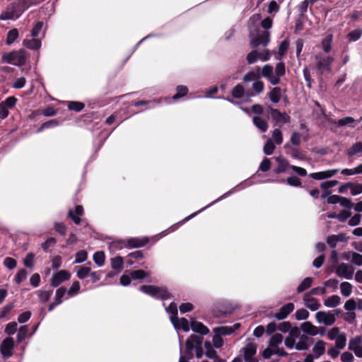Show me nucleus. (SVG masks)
I'll return each instance as SVG.
<instances>
[{
  "label": "nucleus",
  "instance_id": "obj_55",
  "mask_svg": "<svg viewBox=\"0 0 362 362\" xmlns=\"http://www.w3.org/2000/svg\"><path fill=\"white\" fill-rule=\"evenodd\" d=\"M28 273L25 269H20L15 276V281L17 284H21L27 277Z\"/></svg>",
  "mask_w": 362,
  "mask_h": 362
},
{
  "label": "nucleus",
  "instance_id": "obj_63",
  "mask_svg": "<svg viewBox=\"0 0 362 362\" xmlns=\"http://www.w3.org/2000/svg\"><path fill=\"white\" fill-rule=\"evenodd\" d=\"M351 261L352 263L356 265H362V255L358 254L357 252H353Z\"/></svg>",
  "mask_w": 362,
  "mask_h": 362
},
{
  "label": "nucleus",
  "instance_id": "obj_18",
  "mask_svg": "<svg viewBox=\"0 0 362 362\" xmlns=\"http://www.w3.org/2000/svg\"><path fill=\"white\" fill-rule=\"evenodd\" d=\"M349 349L354 351L357 357L362 358V346L360 339H351L349 342Z\"/></svg>",
  "mask_w": 362,
  "mask_h": 362
},
{
  "label": "nucleus",
  "instance_id": "obj_39",
  "mask_svg": "<svg viewBox=\"0 0 362 362\" xmlns=\"http://www.w3.org/2000/svg\"><path fill=\"white\" fill-rule=\"evenodd\" d=\"M275 144L272 139H268L263 147V151L266 155H272L275 150Z\"/></svg>",
  "mask_w": 362,
  "mask_h": 362
},
{
  "label": "nucleus",
  "instance_id": "obj_58",
  "mask_svg": "<svg viewBox=\"0 0 362 362\" xmlns=\"http://www.w3.org/2000/svg\"><path fill=\"white\" fill-rule=\"evenodd\" d=\"M4 265L8 269H13L17 265V262L13 258L6 257L4 260Z\"/></svg>",
  "mask_w": 362,
  "mask_h": 362
},
{
  "label": "nucleus",
  "instance_id": "obj_11",
  "mask_svg": "<svg viewBox=\"0 0 362 362\" xmlns=\"http://www.w3.org/2000/svg\"><path fill=\"white\" fill-rule=\"evenodd\" d=\"M269 42V33L268 31L264 32L262 34L259 35L255 38L251 40V46L256 48L260 45L266 46Z\"/></svg>",
  "mask_w": 362,
  "mask_h": 362
},
{
  "label": "nucleus",
  "instance_id": "obj_43",
  "mask_svg": "<svg viewBox=\"0 0 362 362\" xmlns=\"http://www.w3.org/2000/svg\"><path fill=\"white\" fill-rule=\"evenodd\" d=\"M105 256L103 252H96L93 255V260L99 267H102L105 264Z\"/></svg>",
  "mask_w": 362,
  "mask_h": 362
},
{
  "label": "nucleus",
  "instance_id": "obj_42",
  "mask_svg": "<svg viewBox=\"0 0 362 362\" xmlns=\"http://www.w3.org/2000/svg\"><path fill=\"white\" fill-rule=\"evenodd\" d=\"M332 40V35H329L322 41V47L325 52H329L331 50Z\"/></svg>",
  "mask_w": 362,
  "mask_h": 362
},
{
  "label": "nucleus",
  "instance_id": "obj_24",
  "mask_svg": "<svg viewBox=\"0 0 362 362\" xmlns=\"http://www.w3.org/2000/svg\"><path fill=\"white\" fill-rule=\"evenodd\" d=\"M252 122L254 125L259 129L261 132H265L268 129V123L263 118L255 116L252 118Z\"/></svg>",
  "mask_w": 362,
  "mask_h": 362
},
{
  "label": "nucleus",
  "instance_id": "obj_45",
  "mask_svg": "<svg viewBox=\"0 0 362 362\" xmlns=\"http://www.w3.org/2000/svg\"><path fill=\"white\" fill-rule=\"evenodd\" d=\"M130 276L131 278L134 280L143 279L148 276V273L144 272V270L139 269L132 272Z\"/></svg>",
  "mask_w": 362,
  "mask_h": 362
},
{
  "label": "nucleus",
  "instance_id": "obj_19",
  "mask_svg": "<svg viewBox=\"0 0 362 362\" xmlns=\"http://www.w3.org/2000/svg\"><path fill=\"white\" fill-rule=\"evenodd\" d=\"M338 171L339 170L337 169H332L319 173H313L310 174V177L315 180H323L332 177L337 173Z\"/></svg>",
  "mask_w": 362,
  "mask_h": 362
},
{
  "label": "nucleus",
  "instance_id": "obj_35",
  "mask_svg": "<svg viewBox=\"0 0 362 362\" xmlns=\"http://www.w3.org/2000/svg\"><path fill=\"white\" fill-rule=\"evenodd\" d=\"M341 293L344 297H349L352 292V286L347 281L342 282L340 284Z\"/></svg>",
  "mask_w": 362,
  "mask_h": 362
},
{
  "label": "nucleus",
  "instance_id": "obj_60",
  "mask_svg": "<svg viewBox=\"0 0 362 362\" xmlns=\"http://www.w3.org/2000/svg\"><path fill=\"white\" fill-rule=\"evenodd\" d=\"M258 59V52L256 50L250 52L247 56V61L250 64L256 62Z\"/></svg>",
  "mask_w": 362,
  "mask_h": 362
},
{
  "label": "nucleus",
  "instance_id": "obj_62",
  "mask_svg": "<svg viewBox=\"0 0 362 362\" xmlns=\"http://www.w3.org/2000/svg\"><path fill=\"white\" fill-rule=\"evenodd\" d=\"M34 258L35 255L33 253H28L23 260L24 265L27 267H32L33 266Z\"/></svg>",
  "mask_w": 362,
  "mask_h": 362
},
{
  "label": "nucleus",
  "instance_id": "obj_22",
  "mask_svg": "<svg viewBox=\"0 0 362 362\" xmlns=\"http://www.w3.org/2000/svg\"><path fill=\"white\" fill-rule=\"evenodd\" d=\"M301 329L306 334L311 336H315L319 332V329L313 325L310 322H305L300 326Z\"/></svg>",
  "mask_w": 362,
  "mask_h": 362
},
{
  "label": "nucleus",
  "instance_id": "obj_50",
  "mask_svg": "<svg viewBox=\"0 0 362 362\" xmlns=\"http://www.w3.org/2000/svg\"><path fill=\"white\" fill-rule=\"evenodd\" d=\"M66 292V289L64 287H61L56 291L55 299H54V301L56 302V303H58L59 305L62 303V298H63V296H64Z\"/></svg>",
  "mask_w": 362,
  "mask_h": 362
},
{
  "label": "nucleus",
  "instance_id": "obj_25",
  "mask_svg": "<svg viewBox=\"0 0 362 362\" xmlns=\"http://www.w3.org/2000/svg\"><path fill=\"white\" fill-rule=\"evenodd\" d=\"M260 67L257 66L255 71L247 72L246 74H245L243 81L245 82L258 81L257 79L260 77Z\"/></svg>",
  "mask_w": 362,
  "mask_h": 362
},
{
  "label": "nucleus",
  "instance_id": "obj_32",
  "mask_svg": "<svg viewBox=\"0 0 362 362\" xmlns=\"http://www.w3.org/2000/svg\"><path fill=\"white\" fill-rule=\"evenodd\" d=\"M361 152H362V142L359 141L353 144L347 150L346 153L349 156L351 157Z\"/></svg>",
  "mask_w": 362,
  "mask_h": 362
},
{
  "label": "nucleus",
  "instance_id": "obj_6",
  "mask_svg": "<svg viewBox=\"0 0 362 362\" xmlns=\"http://www.w3.org/2000/svg\"><path fill=\"white\" fill-rule=\"evenodd\" d=\"M315 60L317 68L322 72L324 70L330 71V64L334 59L329 56L322 57L321 54H317L315 56Z\"/></svg>",
  "mask_w": 362,
  "mask_h": 362
},
{
  "label": "nucleus",
  "instance_id": "obj_54",
  "mask_svg": "<svg viewBox=\"0 0 362 362\" xmlns=\"http://www.w3.org/2000/svg\"><path fill=\"white\" fill-rule=\"evenodd\" d=\"M28 332V327L26 325L21 326L19 329L17 334L18 337V341L21 342L22 340H23L27 335V333Z\"/></svg>",
  "mask_w": 362,
  "mask_h": 362
},
{
  "label": "nucleus",
  "instance_id": "obj_31",
  "mask_svg": "<svg viewBox=\"0 0 362 362\" xmlns=\"http://www.w3.org/2000/svg\"><path fill=\"white\" fill-rule=\"evenodd\" d=\"M23 45L31 49H37L41 46V42L38 39L24 40Z\"/></svg>",
  "mask_w": 362,
  "mask_h": 362
},
{
  "label": "nucleus",
  "instance_id": "obj_7",
  "mask_svg": "<svg viewBox=\"0 0 362 362\" xmlns=\"http://www.w3.org/2000/svg\"><path fill=\"white\" fill-rule=\"evenodd\" d=\"M354 272V267L346 263L340 264L336 269V273L339 277L347 279H351L352 278Z\"/></svg>",
  "mask_w": 362,
  "mask_h": 362
},
{
  "label": "nucleus",
  "instance_id": "obj_56",
  "mask_svg": "<svg viewBox=\"0 0 362 362\" xmlns=\"http://www.w3.org/2000/svg\"><path fill=\"white\" fill-rule=\"evenodd\" d=\"M356 308V301L353 298L348 300L344 304V309L348 312H354Z\"/></svg>",
  "mask_w": 362,
  "mask_h": 362
},
{
  "label": "nucleus",
  "instance_id": "obj_23",
  "mask_svg": "<svg viewBox=\"0 0 362 362\" xmlns=\"http://www.w3.org/2000/svg\"><path fill=\"white\" fill-rule=\"evenodd\" d=\"M83 213V208L81 205H78L76 207L75 211L74 212L72 210L69 211V216L73 220V221L78 225L81 223L80 216H82Z\"/></svg>",
  "mask_w": 362,
  "mask_h": 362
},
{
  "label": "nucleus",
  "instance_id": "obj_37",
  "mask_svg": "<svg viewBox=\"0 0 362 362\" xmlns=\"http://www.w3.org/2000/svg\"><path fill=\"white\" fill-rule=\"evenodd\" d=\"M90 268L88 267H79L76 271V276L78 279H83L90 274Z\"/></svg>",
  "mask_w": 362,
  "mask_h": 362
},
{
  "label": "nucleus",
  "instance_id": "obj_57",
  "mask_svg": "<svg viewBox=\"0 0 362 362\" xmlns=\"http://www.w3.org/2000/svg\"><path fill=\"white\" fill-rule=\"evenodd\" d=\"M80 287V284L78 281H74L71 286L67 291L68 295L70 296H74L79 291Z\"/></svg>",
  "mask_w": 362,
  "mask_h": 362
},
{
  "label": "nucleus",
  "instance_id": "obj_26",
  "mask_svg": "<svg viewBox=\"0 0 362 362\" xmlns=\"http://www.w3.org/2000/svg\"><path fill=\"white\" fill-rule=\"evenodd\" d=\"M148 240L146 238L139 239V238H130L127 240V246L129 247H140L144 246Z\"/></svg>",
  "mask_w": 362,
  "mask_h": 362
},
{
  "label": "nucleus",
  "instance_id": "obj_29",
  "mask_svg": "<svg viewBox=\"0 0 362 362\" xmlns=\"http://www.w3.org/2000/svg\"><path fill=\"white\" fill-rule=\"evenodd\" d=\"M270 139H272L276 145H281L284 141L283 134L281 129L279 128L274 129L272 132V138Z\"/></svg>",
  "mask_w": 362,
  "mask_h": 362
},
{
  "label": "nucleus",
  "instance_id": "obj_34",
  "mask_svg": "<svg viewBox=\"0 0 362 362\" xmlns=\"http://www.w3.org/2000/svg\"><path fill=\"white\" fill-rule=\"evenodd\" d=\"M214 332L220 336L230 334L234 332V329L228 326L218 327L213 329Z\"/></svg>",
  "mask_w": 362,
  "mask_h": 362
},
{
  "label": "nucleus",
  "instance_id": "obj_28",
  "mask_svg": "<svg viewBox=\"0 0 362 362\" xmlns=\"http://www.w3.org/2000/svg\"><path fill=\"white\" fill-rule=\"evenodd\" d=\"M341 303V298L337 295H333L324 301V305L327 308H335Z\"/></svg>",
  "mask_w": 362,
  "mask_h": 362
},
{
  "label": "nucleus",
  "instance_id": "obj_47",
  "mask_svg": "<svg viewBox=\"0 0 362 362\" xmlns=\"http://www.w3.org/2000/svg\"><path fill=\"white\" fill-rule=\"evenodd\" d=\"M188 92V88L185 86H179L177 87V93L173 96V100H177L180 98L185 95H187Z\"/></svg>",
  "mask_w": 362,
  "mask_h": 362
},
{
  "label": "nucleus",
  "instance_id": "obj_59",
  "mask_svg": "<svg viewBox=\"0 0 362 362\" xmlns=\"http://www.w3.org/2000/svg\"><path fill=\"white\" fill-rule=\"evenodd\" d=\"M17 326L18 325L16 322H12L7 324L5 328V332L8 335L13 334L17 330Z\"/></svg>",
  "mask_w": 362,
  "mask_h": 362
},
{
  "label": "nucleus",
  "instance_id": "obj_48",
  "mask_svg": "<svg viewBox=\"0 0 362 362\" xmlns=\"http://www.w3.org/2000/svg\"><path fill=\"white\" fill-rule=\"evenodd\" d=\"M52 294V291H39L38 297L42 303H46L49 300Z\"/></svg>",
  "mask_w": 362,
  "mask_h": 362
},
{
  "label": "nucleus",
  "instance_id": "obj_15",
  "mask_svg": "<svg viewBox=\"0 0 362 362\" xmlns=\"http://www.w3.org/2000/svg\"><path fill=\"white\" fill-rule=\"evenodd\" d=\"M313 342V339L306 334H302L296 344V349L298 351L308 350Z\"/></svg>",
  "mask_w": 362,
  "mask_h": 362
},
{
  "label": "nucleus",
  "instance_id": "obj_51",
  "mask_svg": "<svg viewBox=\"0 0 362 362\" xmlns=\"http://www.w3.org/2000/svg\"><path fill=\"white\" fill-rule=\"evenodd\" d=\"M296 318L298 320H306L309 316V313L305 309H299L295 313Z\"/></svg>",
  "mask_w": 362,
  "mask_h": 362
},
{
  "label": "nucleus",
  "instance_id": "obj_33",
  "mask_svg": "<svg viewBox=\"0 0 362 362\" xmlns=\"http://www.w3.org/2000/svg\"><path fill=\"white\" fill-rule=\"evenodd\" d=\"M276 161L278 162V167L276 170V172L277 173H281L286 170L288 168H291V165H289L288 162L281 158H277Z\"/></svg>",
  "mask_w": 362,
  "mask_h": 362
},
{
  "label": "nucleus",
  "instance_id": "obj_9",
  "mask_svg": "<svg viewBox=\"0 0 362 362\" xmlns=\"http://www.w3.org/2000/svg\"><path fill=\"white\" fill-rule=\"evenodd\" d=\"M70 277V272L66 270H60L53 276L51 280V285L53 287H57L62 282L69 280Z\"/></svg>",
  "mask_w": 362,
  "mask_h": 362
},
{
  "label": "nucleus",
  "instance_id": "obj_3",
  "mask_svg": "<svg viewBox=\"0 0 362 362\" xmlns=\"http://www.w3.org/2000/svg\"><path fill=\"white\" fill-rule=\"evenodd\" d=\"M267 109L276 124L281 126L283 124L290 122L291 117L286 112H281L279 110L274 109L271 106H268Z\"/></svg>",
  "mask_w": 362,
  "mask_h": 362
},
{
  "label": "nucleus",
  "instance_id": "obj_53",
  "mask_svg": "<svg viewBox=\"0 0 362 362\" xmlns=\"http://www.w3.org/2000/svg\"><path fill=\"white\" fill-rule=\"evenodd\" d=\"M285 65L282 62H279L275 67V76L280 78L281 76L285 74Z\"/></svg>",
  "mask_w": 362,
  "mask_h": 362
},
{
  "label": "nucleus",
  "instance_id": "obj_12",
  "mask_svg": "<svg viewBox=\"0 0 362 362\" xmlns=\"http://www.w3.org/2000/svg\"><path fill=\"white\" fill-rule=\"evenodd\" d=\"M14 346V341L11 337L6 338L1 345V354L6 357L11 356V350Z\"/></svg>",
  "mask_w": 362,
  "mask_h": 362
},
{
  "label": "nucleus",
  "instance_id": "obj_16",
  "mask_svg": "<svg viewBox=\"0 0 362 362\" xmlns=\"http://www.w3.org/2000/svg\"><path fill=\"white\" fill-rule=\"evenodd\" d=\"M202 337L197 335H191L186 341L185 346L188 351H191L193 349L197 347V346L202 345Z\"/></svg>",
  "mask_w": 362,
  "mask_h": 362
},
{
  "label": "nucleus",
  "instance_id": "obj_41",
  "mask_svg": "<svg viewBox=\"0 0 362 362\" xmlns=\"http://www.w3.org/2000/svg\"><path fill=\"white\" fill-rule=\"evenodd\" d=\"M18 37V30L16 28H13L8 31L6 37V43L11 45Z\"/></svg>",
  "mask_w": 362,
  "mask_h": 362
},
{
  "label": "nucleus",
  "instance_id": "obj_5",
  "mask_svg": "<svg viewBox=\"0 0 362 362\" xmlns=\"http://www.w3.org/2000/svg\"><path fill=\"white\" fill-rule=\"evenodd\" d=\"M260 76L267 78L272 85L279 84L280 78L274 74V68L269 64L264 65L260 72Z\"/></svg>",
  "mask_w": 362,
  "mask_h": 362
},
{
  "label": "nucleus",
  "instance_id": "obj_52",
  "mask_svg": "<svg viewBox=\"0 0 362 362\" xmlns=\"http://www.w3.org/2000/svg\"><path fill=\"white\" fill-rule=\"evenodd\" d=\"M88 254L85 250H80L76 254L75 263H82L87 259Z\"/></svg>",
  "mask_w": 362,
  "mask_h": 362
},
{
  "label": "nucleus",
  "instance_id": "obj_46",
  "mask_svg": "<svg viewBox=\"0 0 362 362\" xmlns=\"http://www.w3.org/2000/svg\"><path fill=\"white\" fill-rule=\"evenodd\" d=\"M111 266L115 269L122 270L123 268V259L121 257H116L111 259Z\"/></svg>",
  "mask_w": 362,
  "mask_h": 362
},
{
  "label": "nucleus",
  "instance_id": "obj_10",
  "mask_svg": "<svg viewBox=\"0 0 362 362\" xmlns=\"http://www.w3.org/2000/svg\"><path fill=\"white\" fill-rule=\"evenodd\" d=\"M294 305L293 303H288L283 305L275 314L274 317L278 320H281L287 317V316L293 311Z\"/></svg>",
  "mask_w": 362,
  "mask_h": 362
},
{
  "label": "nucleus",
  "instance_id": "obj_61",
  "mask_svg": "<svg viewBox=\"0 0 362 362\" xmlns=\"http://www.w3.org/2000/svg\"><path fill=\"white\" fill-rule=\"evenodd\" d=\"M286 182L293 187H300L301 186V182L300 180L296 177V176H291L286 179Z\"/></svg>",
  "mask_w": 362,
  "mask_h": 362
},
{
  "label": "nucleus",
  "instance_id": "obj_21",
  "mask_svg": "<svg viewBox=\"0 0 362 362\" xmlns=\"http://www.w3.org/2000/svg\"><path fill=\"white\" fill-rule=\"evenodd\" d=\"M245 361L253 358L257 351V345L255 343H248L243 349Z\"/></svg>",
  "mask_w": 362,
  "mask_h": 362
},
{
  "label": "nucleus",
  "instance_id": "obj_30",
  "mask_svg": "<svg viewBox=\"0 0 362 362\" xmlns=\"http://www.w3.org/2000/svg\"><path fill=\"white\" fill-rule=\"evenodd\" d=\"M281 96V90L279 87H275L272 89L269 93V98L274 103H277L280 101Z\"/></svg>",
  "mask_w": 362,
  "mask_h": 362
},
{
  "label": "nucleus",
  "instance_id": "obj_13",
  "mask_svg": "<svg viewBox=\"0 0 362 362\" xmlns=\"http://www.w3.org/2000/svg\"><path fill=\"white\" fill-rule=\"evenodd\" d=\"M170 320L176 329H182L185 332L189 330V322L186 318L179 319L177 316H170Z\"/></svg>",
  "mask_w": 362,
  "mask_h": 362
},
{
  "label": "nucleus",
  "instance_id": "obj_17",
  "mask_svg": "<svg viewBox=\"0 0 362 362\" xmlns=\"http://www.w3.org/2000/svg\"><path fill=\"white\" fill-rule=\"evenodd\" d=\"M304 305L313 311H315L319 309L320 304L314 298L311 297L309 293H305L303 296Z\"/></svg>",
  "mask_w": 362,
  "mask_h": 362
},
{
  "label": "nucleus",
  "instance_id": "obj_4",
  "mask_svg": "<svg viewBox=\"0 0 362 362\" xmlns=\"http://www.w3.org/2000/svg\"><path fill=\"white\" fill-rule=\"evenodd\" d=\"M23 12L19 11L16 4H10L0 15V20L6 21L18 18Z\"/></svg>",
  "mask_w": 362,
  "mask_h": 362
},
{
  "label": "nucleus",
  "instance_id": "obj_40",
  "mask_svg": "<svg viewBox=\"0 0 362 362\" xmlns=\"http://www.w3.org/2000/svg\"><path fill=\"white\" fill-rule=\"evenodd\" d=\"M346 336L342 333L335 339V346L339 349H343L346 346Z\"/></svg>",
  "mask_w": 362,
  "mask_h": 362
},
{
  "label": "nucleus",
  "instance_id": "obj_49",
  "mask_svg": "<svg viewBox=\"0 0 362 362\" xmlns=\"http://www.w3.org/2000/svg\"><path fill=\"white\" fill-rule=\"evenodd\" d=\"M342 333L338 327H334L328 331L327 337L331 340H335Z\"/></svg>",
  "mask_w": 362,
  "mask_h": 362
},
{
  "label": "nucleus",
  "instance_id": "obj_1",
  "mask_svg": "<svg viewBox=\"0 0 362 362\" xmlns=\"http://www.w3.org/2000/svg\"><path fill=\"white\" fill-rule=\"evenodd\" d=\"M26 59L27 54L24 49L4 53L2 55L3 62L11 64L15 66L24 64L26 62Z\"/></svg>",
  "mask_w": 362,
  "mask_h": 362
},
{
  "label": "nucleus",
  "instance_id": "obj_2",
  "mask_svg": "<svg viewBox=\"0 0 362 362\" xmlns=\"http://www.w3.org/2000/svg\"><path fill=\"white\" fill-rule=\"evenodd\" d=\"M140 291L151 296H156L163 299H168L170 297V293L165 288L155 286L144 285L140 287Z\"/></svg>",
  "mask_w": 362,
  "mask_h": 362
},
{
  "label": "nucleus",
  "instance_id": "obj_44",
  "mask_svg": "<svg viewBox=\"0 0 362 362\" xmlns=\"http://www.w3.org/2000/svg\"><path fill=\"white\" fill-rule=\"evenodd\" d=\"M283 335L277 333L274 334L269 340V346H276L283 341Z\"/></svg>",
  "mask_w": 362,
  "mask_h": 362
},
{
  "label": "nucleus",
  "instance_id": "obj_36",
  "mask_svg": "<svg viewBox=\"0 0 362 362\" xmlns=\"http://www.w3.org/2000/svg\"><path fill=\"white\" fill-rule=\"evenodd\" d=\"M313 278L306 277L297 287V292L301 293L311 286Z\"/></svg>",
  "mask_w": 362,
  "mask_h": 362
},
{
  "label": "nucleus",
  "instance_id": "obj_38",
  "mask_svg": "<svg viewBox=\"0 0 362 362\" xmlns=\"http://www.w3.org/2000/svg\"><path fill=\"white\" fill-rule=\"evenodd\" d=\"M232 95L235 98H241L245 93V89L240 84L236 85L232 90Z\"/></svg>",
  "mask_w": 362,
  "mask_h": 362
},
{
  "label": "nucleus",
  "instance_id": "obj_64",
  "mask_svg": "<svg viewBox=\"0 0 362 362\" xmlns=\"http://www.w3.org/2000/svg\"><path fill=\"white\" fill-rule=\"evenodd\" d=\"M354 357L351 352L345 351L341 355V361L342 362H353Z\"/></svg>",
  "mask_w": 362,
  "mask_h": 362
},
{
  "label": "nucleus",
  "instance_id": "obj_27",
  "mask_svg": "<svg viewBox=\"0 0 362 362\" xmlns=\"http://www.w3.org/2000/svg\"><path fill=\"white\" fill-rule=\"evenodd\" d=\"M325 345L326 343L322 340H318L316 341L313 348V352L316 356V357H320L325 353Z\"/></svg>",
  "mask_w": 362,
  "mask_h": 362
},
{
  "label": "nucleus",
  "instance_id": "obj_14",
  "mask_svg": "<svg viewBox=\"0 0 362 362\" xmlns=\"http://www.w3.org/2000/svg\"><path fill=\"white\" fill-rule=\"evenodd\" d=\"M191 329L200 334L206 335L209 332V329L203 323L197 321L194 318L190 319Z\"/></svg>",
  "mask_w": 362,
  "mask_h": 362
},
{
  "label": "nucleus",
  "instance_id": "obj_20",
  "mask_svg": "<svg viewBox=\"0 0 362 362\" xmlns=\"http://www.w3.org/2000/svg\"><path fill=\"white\" fill-rule=\"evenodd\" d=\"M346 240V235L343 233H339L338 235H329L327 238V243L330 247L334 248L336 247L338 242H344Z\"/></svg>",
  "mask_w": 362,
  "mask_h": 362
},
{
  "label": "nucleus",
  "instance_id": "obj_8",
  "mask_svg": "<svg viewBox=\"0 0 362 362\" xmlns=\"http://www.w3.org/2000/svg\"><path fill=\"white\" fill-rule=\"evenodd\" d=\"M315 318L320 323H323L325 325H332L335 322V317L330 313L325 311H319L315 314Z\"/></svg>",
  "mask_w": 362,
  "mask_h": 362
}]
</instances>
